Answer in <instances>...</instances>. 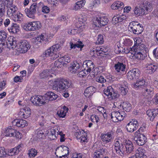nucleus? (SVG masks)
<instances>
[{
	"label": "nucleus",
	"mask_w": 158,
	"mask_h": 158,
	"mask_svg": "<svg viewBox=\"0 0 158 158\" xmlns=\"http://www.w3.org/2000/svg\"><path fill=\"white\" fill-rule=\"evenodd\" d=\"M96 150L98 151V152L99 153H100V154H101V155H102L103 156L104 154H105L106 151V149L105 148L101 147H99Z\"/></svg>",
	"instance_id": "bf43d9fd"
},
{
	"label": "nucleus",
	"mask_w": 158,
	"mask_h": 158,
	"mask_svg": "<svg viewBox=\"0 0 158 158\" xmlns=\"http://www.w3.org/2000/svg\"><path fill=\"white\" fill-rule=\"evenodd\" d=\"M49 82L52 86L53 89L58 91L66 90L69 88L72 87L71 81L64 78H58L54 81H50Z\"/></svg>",
	"instance_id": "7ed1b4c3"
},
{
	"label": "nucleus",
	"mask_w": 158,
	"mask_h": 158,
	"mask_svg": "<svg viewBox=\"0 0 158 158\" xmlns=\"http://www.w3.org/2000/svg\"><path fill=\"white\" fill-rule=\"evenodd\" d=\"M127 63L126 59L123 57H121L114 65L115 70L118 73L125 71Z\"/></svg>",
	"instance_id": "6e6552de"
},
{
	"label": "nucleus",
	"mask_w": 158,
	"mask_h": 158,
	"mask_svg": "<svg viewBox=\"0 0 158 158\" xmlns=\"http://www.w3.org/2000/svg\"><path fill=\"white\" fill-rule=\"evenodd\" d=\"M152 10L151 3L145 1L142 2L139 7H136L133 10L134 13L136 15H144L151 12Z\"/></svg>",
	"instance_id": "20e7f679"
},
{
	"label": "nucleus",
	"mask_w": 158,
	"mask_h": 158,
	"mask_svg": "<svg viewBox=\"0 0 158 158\" xmlns=\"http://www.w3.org/2000/svg\"><path fill=\"white\" fill-rule=\"evenodd\" d=\"M114 146V150L116 153L121 156L126 154L131 153L134 151V149L132 142L129 139L124 140L121 143L118 141H116Z\"/></svg>",
	"instance_id": "f257e3e1"
},
{
	"label": "nucleus",
	"mask_w": 158,
	"mask_h": 158,
	"mask_svg": "<svg viewBox=\"0 0 158 158\" xmlns=\"http://www.w3.org/2000/svg\"><path fill=\"white\" fill-rule=\"evenodd\" d=\"M100 0H93L92 5H90L89 6L91 8H92L94 6L96 7L100 4Z\"/></svg>",
	"instance_id": "052dcab7"
},
{
	"label": "nucleus",
	"mask_w": 158,
	"mask_h": 158,
	"mask_svg": "<svg viewBox=\"0 0 158 158\" xmlns=\"http://www.w3.org/2000/svg\"><path fill=\"white\" fill-rule=\"evenodd\" d=\"M63 61V60L60 58L58 59V60L56 61L54 64L55 67L57 68L61 67L63 66V63L64 62Z\"/></svg>",
	"instance_id": "09e8293b"
},
{
	"label": "nucleus",
	"mask_w": 158,
	"mask_h": 158,
	"mask_svg": "<svg viewBox=\"0 0 158 158\" xmlns=\"http://www.w3.org/2000/svg\"><path fill=\"white\" fill-rule=\"evenodd\" d=\"M85 0H83L77 2L75 4L74 6V9L75 10L80 9L85 5Z\"/></svg>",
	"instance_id": "ea45409f"
},
{
	"label": "nucleus",
	"mask_w": 158,
	"mask_h": 158,
	"mask_svg": "<svg viewBox=\"0 0 158 158\" xmlns=\"http://www.w3.org/2000/svg\"><path fill=\"white\" fill-rule=\"evenodd\" d=\"M20 28V27L19 25L13 23L11 27L8 28V30L10 33L15 34L19 32Z\"/></svg>",
	"instance_id": "bb28decb"
},
{
	"label": "nucleus",
	"mask_w": 158,
	"mask_h": 158,
	"mask_svg": "<svg viewBox=\"0 0 158 158\" xmlns=\"http://www.w3.org/2000/svg\"><path fill=\"white\" fill-rule=\"evenodd\" d=\"M44 36L43 34H41L39 36L36 37L35 39L36 44H41V43L44 40Z\"/></svg>",
	"instance_id": "49530a36"
},
{
	"label": "nucleus",
	"mask_w": 158,
	"mask_h": 158,
	"mask_svg": "<svg viewBox=\"0 0 158 158\" xmlns=\"http://www.w3.org/2000/svg\"><path fill=\"white\" fill-rule=\"evenodd\" d=\"M69 149L67 146L64 145L63 150V153L61 154L62 155V157L64 158H68L67 155L69 153Z\"/></svg>",
	"instance_id": "de8ad7c7"
},
{
	"label": "nucleus",
	"mask_w": 158,
	"mask_h": 158,
	"mask_svg": "<svg viewBox=\"0 0 158 158\" xmlns=\"http://www.w3.org/2000/svg\"><path fill=\"white\" fill-rule=\"evenodd\" d=\"M94 158H102L103 156L101 155L100 153L96 150L93 154Z\"/></svg>",
	"instance_id": "680f3d73"
},
{
	"label": "nucleus",
	"mask_w": 158,
	"mask_h": 158,
	"mask_svg": "<svg viewBox=\"0 0 158 158\" xmlns=\"http://www.w3.org/2000/svg\"><path fill=\"white\" fill-rule=\"evenodd\" d=\"M70 48L71 49H75L76 48H80V50L81 51L82 48L84 47V45L83 42L80 40H78L75 44H74L73 42L70 43Z\"/></svg>",
	"instance_id": "cd10ccee"
},
{
	"label": "nucleus",
	"mask_w": 158,
	"mask_h": 158,
	"mask_svg": "<svg viewBox=\"0 0 158 158\" xmlns=\"http://www.w3.org/2000/svg\"><path fill=\"white\" fill-rule=\"evenodd\" d=\"M23 147V144H21L17 147L10 149L8 151V153H10L9 154L11 156L17 155L22 150Z\"/></svg>",
	"instance_id": "4be33fe9"
},
{
	"label": "nucleus",
	"mask_w": 158,
	"mask_h": 158,
	"mask_svg": "<svg viewBox=\"0 0 158 158\" xmlns=\"http://www.w3.org/2000/svg\"><path fill=\"white\" fill-rule=\"evenodd\" d=\"M124 48L123 49V47H121L120 46V48H118V52L119 53H123L125 52L126 54H128L130 52H131V51H132V49L131 47L129 48L128 47L126 48Z\"/></svg>",
	"instance_id": "79ce46f5"
},
{
	"label": "nucleus",
	"mask_w": 158,
	"mask_h": 158,
	"mask_svg": "<svg viewBox=\"0 0 158 158\" xmlns=\"http://www.w3.org/2000/svg\"><path fill=\"white\" fill-rule=\"evenodd\" d=\"M134 137V140L139 145H143L146 142L147 138L146 136L143 134L138 133V131L135 133Z\"/></svg>",
	"instance_id": "9d476101"
},
{
	"label": "nucleus",
	"mask_w": 158,
	"mask_h": 158,
	"mask_svg": "<svg viewBox=\"0 0 158 158\" xmlns=\"http://www.w3.org/2000/svg\"><path fill=\"white\" fill-rule=\"evenodd\" d=\"M6 7L7 9V14L9 16L12 15L17 11V8L13 5V0H8Z\"/></svg>",
	"instance_id": "a211bd4d"
},
{
	"label": "nucleus",
	"mask_w": 158,
	"mask_h": 158,
	"mask_svg": "<svg viewBox=\"0 0 158 158\" xmlns=\"http://www.w3.org/2000/svg\"><path fill=\"white\" fill-rule=\"evenodd\" d=\"M140 72L137 68H134L128 72L127 76V79L129 80L138 79L139 75Z\"/></svg>",
	"instance_id": "ddd939ff"
},
{
	"label": "nucleus",
	"mask_w": 158,
	"mask_h": 158,
	"mask_svg": "<svg viewBox=\"0 0 158 158\" xmlns=\"http://www.w3.org/2000/svg\"><path fill=\"white\" fill-rule=\"evenodd\" d=\"M8 0H2L0 1V17H2L6 11V5L8 2Z\"/></svg>",
	"instance_id": "c756f323"
},
{
	"label": "nucleus",
	"mask_w": 158,
	"mask_h": 158,
	"mask_svg": "<svg viewBox=\"0 0 158 158\" xmlns=\"http://www.w3.org/2000/svg\"><path fill=\"white\" fill-rule=\"evenodd\" d=\"M56 129L52 128L50 130V131H48L49 138L51 140L55 139L56 137Z\"/></svg>",
	"instance_id": "37998d69"
},
{
	"label": "nucleus",
	"mask_w": 158,
	"mask_h": 158,
	"mask_svg": "<svg viewBox=\"0 0 158 158\" xmlns=\"http://www.w3.org/2000/svg\"><path fill=\"white\" fill-rule=\"evenodd\" d=\"M89 73H87V71L85 70V69L79 72L77 74V75L78 77H84L85 76Z\"/></svg>",
	"instance_id": "5fc2aeb1"
},
{
	"label": "nucleus",
	"mask_w": 158,
	"mask_h": 158,
	"mask_svg": "<svg viewBox=\"0 0 158 158\" xmlns=\"http://www.w3.org/2000/svg\"><path fill=\"white\" fill-rule=\"evenodd\" d=\"M7 38L6 33L4 31H0V43H2V44L5 45V43Z\"/></svg>",
	"instance_id": "e433bc0d"
},
{
	"label": "nucleus",
	"mask_w": 158,
	"mask_h": 158,
	"mask_svg": "<svg viewBox=\"0 0 158 158\" xmlns=\"http://www.w3.org/2000/svg\"><path fill=\"white\" fill-rule=\"evenodd\" d=\"M124 6L123 2L120 1H117L114 2L111 6V8L112 9H118L120 10L123 9Z\"/></svg>",
	"instance_id": "c85d7f7f"
},
{
	"label": "nucleus",
	"mask_w": 158,
	"mask_h": 158,
	"mask_svg": "<svg viewBox=\"0 0 158 158\" xmlns=\"http://www.w3.org/2000/svg\"><path fill=\"white\" fill-rule=\"evenodd\" d=\"M7 45L11 47L13 49L16 48L17 52L20 53H24L30 49L31 46L28 42L25 40L21 41L17 43V41L15 38H10L6 42Z\"/></svg>",
	"instance_id": "f03ea898"
},
{
	"label": "nucleus",
	"mask_w": 158,
	"mask_h": 158,
	"mask_svg": "<svg viewBox=\"0 0 158 158\" xmlns=\"http://www.w3.org/2000/svg\"><path fill=\"white\" fill-rule=\"evenodd\" d=\"M57 135L58 134L61 136L60 138V141L61 142H63L65 141V138L64 137V135L63 134L62 131H59L57 132Z\"/></svg>",
	"instance_id": "e2e57ef3"
},
{
	"label": "nucleus",
	"mask_w": 158,
	"mask_h": 158,
	"mask_svg": "<svg viewBox=\"0 0 158 158\" xmlns=\"http://www.w3.org/2000/svg\"><path fill=\"white\" fill-rule=\"evenodd\" d=\"M120 89L122 95H125L128 92V88L127 86L123 85L121 87Z\"/></svg>",
	"instance_id": "8fccbe9b"
},
{
	"label": "nucleus",
	"mask_w": 158,
	"mask_h": 158,
	"mask_svg": "<svg viewBox=\"0 0 158 158\" xmlns=\"http://www.w3.org/2000/svg\"><path fill=\"white\" fill-rule=\"evenodd\" d=\"M152 112V110H148L146 112L148 115L150 117V120L151 121H152L155 118Z\"/></svg>",
	"instance_id": "6e6d98bb"
},
{
	"label": "nucleus",
	"mask_w": 158,
	"mask_h": 158,
	"mask_svg": "<svg viewBox=\"0 0 158 158\" xmlns=\"http://www.w3.org/2000/svg\"><path fill=\"white\" fill-rule=\"evenodd\" d=\"M40 120L39 122V124L41 127H43L44 125V124L46 123V121L44 119V117L43 116H42L40 117Z\"/></svg>",
	"instance_id": "0e129e2a"
},
{
	"label": "nucleus",
	"mask_w": 158,
	"mask_h": 158,
	"mask_svg": "<svg viewBox=\"0 0 158 158\" xmlns=\"http://www.w3.org/2000/svg\"><path fill=\"white\" fill-rule=\"evenodd\" d=\"M147 66L146 67V72L150 74H152L154 73L158 68V66L156 64L154 63H147Z\"/></svg>",
	"instance_id": "b1692460"
},
{
	"label": "nucleus",
	"mask_w": 158,
	"mask_h": 158,
	"mask_svg": "<svg viewBox=\"0 0 158 158\" xmlns=\"http://www.w3.org/2000/svg\"><path fill=\"white\" fill-rule=\"evenodd\" d=\"M83 67L87 73H89L94 69V63L90 60H86L83 62Z\"/></svg>",
	"instance_id": "412c9836"
},
{
	"label": "nucleus",
	"mask_w": 158,
	"mask_h": 158,
	"mask_svg": "<svg viewBox=\"0 0 158 158\" xmlns=\"http://www.w3.org/2000/svg\"><path fill=\"white\" fill-rule=\"evenodd\" d=\"M60 44H56L46 50L44 54L46 57L49 56H52L55 54V52L60 51Z\"/></svg>",
	"instance_id": "9b49d317"
},
{
	"label": "nucleus",
	"mask_w": 158,
	"mask_h": 158,
	"mask_svg": "<svg viewBox=\"0 0 158 158\" xmlns=\"http://www.w3.org/2000/svg\"><path fill=\"white\" fill-rule=\"evenodd\" d=\"M68 110V108L66 107L65 106H64L63 108H61L60 110H58L57 114L60 118H64Z\"/></svg>",
	"instance_id": "2f4dec72"
},
{
	"label": "nucleus",
	"mask_w": 158,
	"mask_h": 158,
	"mask_svg": "<svg viewBox=\"0 0 158 158\" xmlns=\"http://www.w3.org/2000/svg\"><path fill=\"white\" fill-rule=\"evenodd\" d=\"M96 81L99 83H103L106 81V79L102 76H99L95 78Z\"/></svg>",
	"instance_id": "603ef678"
},
{
	"label": "nucleus",
	"mask_w": 158,
	"mask_h": 158,
	"mask_svg": "<svg viewBox=\"0 0 158 158\" xmlns=\"http://www.w3.org/2000/svg\"><path fill=\"white\" fill-rule=\"evenodd\" d=\"M93 24L96 27H102L107 24L109 22L108 17L105 15H97L93 20Z\"/></svg>",
	"instance_id": "39448f33"
},
{
	"label": "nucleus",
	"mask_w": 158,
	"mask_h": 158,
	"mask_svg": "<svg viewBox=\"0 0 158 158\" xmlns=\"http://www.w3.org/2000/svg\"><path fill=\"white\" fill-rule=\"evenodd\" d=\"M123 43L125 46H131L133 44L132 40L129 38H125L123 40Z\"/></svg>",
	"instance_id": "3c124183"
},
{
	"label": "nucleus",
	"mask_w": 158,
	"mask_h": 158,
	"mask_svg": "<svg viewBox=\"0 0 158 158\" xmlns=\"http://www.w3.org/2000/svg\"><path fill=\"white\" fill-rule=\"evenodd\" d=\"M31 101L33 103L37 106H40L46 104L44 95L34 96L32 97Z\"/></svg>",
	"instance_id": "f3484780"
},
{
	"label": "nucleus",
	"mask_w": 158,
	"mask_h": 158,
	"mask_svg": "<svg viewBox=\"0 0 158 158\" xmlns=\"http://www.w3.org/2000/svg\"><path fill=\"white\" fill-rule=\"evenodd\" d=\"M80 65L79 63L75 61L71 64V65L69 68V69L70 72L72 73H75L80 68Z\"/></svg>",
	"instance_id": "7c9ffc66"
},
{
	"label": "nucleus",
	"mask_w": 158,
	"mask_h": 158,
	"mask_svg": "<svg viewBox=\"0 0 158 158\" xmlns=\"http://www.w3.org/2000/svg\"><path fill=\"white\" fill-rule=\"evenodd\" d=\"M41 10L44 13L48 14L50 12V9L48 6H44L41 9Z\"/></svg>",
	"instance_id": "4d7b16f0"
},
{
	"label": "nucleus",
	"mask_w": 158,
	"mask_h": 158,
	"mask_svg": "<svg viewBox=\"0 0 158 158\" xmlns=\"http://www.w3.org/2000/svg\"><path fill=\"white\" fill-rule=\"evenodd\" d=\"M145 150L141 148H139L136 152V158H146L147 156L144 154Z\"/></svg>",
	"instance_id": "f704fd0d"
},
{
	"label": "nucleus",
	"mask_w": 158,
	"mask_h": 158,
	"mask_svg": "<svg viewBox=\"0 0 158 158\" xmlns=\"http://www.w3.org/2000/svg\"><path fill=\"white\" fill-rule=\"evenodd\" d=\"M145 82L143 78H140L137 81L136 83H133L132 87L135 88H141V86L145 85Z\"/></svg>",
	"instance_id": "473e14b6"
},
{
	"label": "nucleus",
	"mask_w": 158,
	"mask_h": 158,
	"mask_svg": "<svg viewBox=\"0 0 158 158\" xmlns=\"http://www.w3.org/2000/svg\"><path fill=\"white\" fill-rule=\"evenodd\" d=\"M128 28L130 32L134 34L137 35L141 34L143 30L142 25L136 21L130 22L128 25Z\"/></svg>",
	"instance_id": "423d86ee"
},
{
	"label": "nucleus",
	"mask_w": 158,
	"mask_h": 158,
	"mask_svg": "<svg viewBox=\"0 0 158 158\" xmlns=\"http://www.w3.org/2000/svg\"><path fill=\"white\" fill-rule=\"evenodd\" d=\"M24 11L28 17L33 19L35 18V15L36 12L40 13V7H37V4L36 2L31 4L29 8H26Z\"/></svg>",
	"instance_id": "0eeeda50"
},
{
	"label": "nucleus",
	"mask_w": 158,
	"mask_h": 158,
	"mask_svg": "<svg viewBox=\"0 0 158 158\" xmlns=\"http://www.w3.org/2000/svg\"><path fill=\"white\" fill-rule=\"evenodd\" d=\"M64 147V145H61L58 147L56 149L55 153L57 157H58L59 156V158H62V155H61V154L63 153Z\"/></svg>",
	"instance_id": "58836bf2"
},
{
	"label": "nucleus",
	"mask_w": 158,
	"mask_h": 158,
	"mask_svg": "<svg viewBox=\"0 0 158 158\" xmlns=\"http://www.w3.org/2000/svg\"><path fill=\"white\" fill-rule=\"evenodd\" d=\"M117 15L114 16L112 19V23L114 24H115L119 23Z\"/></svg>",
	"instance_id": "69168bd1"
},
{
	"label": "nucleus",
	"mask_w": 158,
	"mask_h": 158,
	"mask_svg": "<svg viewBox=\"0 0 158 158\" xmlns=\"http://www.w3.org/2000/svg\"><path fill=\"white\" fill-rule=\"evenodd\" d=\"M108 50V48L106 46H100L97 47L96 48V51L99 52V54H103L102 52L106 53Z\"/></svg>",
	"instance_id": "a19ab883"
},
{
	"label": "nucleus",
	"mask_w": 158,
	"mask_h": 158,
	"mask_svg": "<svg viewBox=\"0 0 158 158\" xmlns=\"http://www.w3.org/2000/svg\"><path fill=\"white\" fill-rule=\"evenodd\" d=\"M62 59L64 61L67 63H69L70 62V58L68 56H64L61 58H60Z\"/></svg>",
	"instance_id": "338daca9"
},
{
	"label": "nucleus",
	"mask_w": 158,
	"mask_h": 158,
	"mask_svg": "<svg viewBox=\"0 0 158 158\" xmlns=\"http://www.w3.org/2000/svg\"><path fill=\"white\" fill-rule=\"evenodd\" d=\"M13 124L19 127L23 128L27 125V121L22 119H17L12 122Z\"/></svg>",
	"instance_id": "5701e85b"
},
{
	"label": "nucleus",
	"mask_w": 158,
	"mask_h": 158,
	"mask_svg": "<svg viewBox=\"0 0 158 158\" xmlns=\"http://www.w3.org/2000/svg\"><path fill=\"white\" fill-rule=\"evenodd\" d=\"M132 49V51H131L130 52L132 54H134V56L135 57L139 60H143L144 58L145 57V56L144 55V54H143L142 52L140 51L139 52H138L136 51V49H135L134 48Z\"/></svg>",
	"instance_id": "a878e982"
},
{
	"label": "nucleus",
	"mask_w": 158,
	"mask_h": 158,
	"mask_svg": "<svg viewBox=\"0 0 158 158\" xmlns=\"http://www.w3.org/2000/svg\"><path fill=\"white\" fill-rule=\"evenodd\" d=\"M95 89V88L92 86L87 87L85 90V95L86 97H89L92 94Z\"/></svg>",
	"instance_id": "72a5a7b5"
},
{
	"label": "nucleus",
	"mask_w": 158,
	"mask_h": 158,
	"mask_svg": "<svg viewBox=\"0 0 158 158\" xmlns=\"http://www.w3.org/2000/svg\"><path fill=\"white\" fill-rule=\"evenodd\" d=\"M104 94L109 98L114 99L119 96L118 94L116 91H115L114 89L111 86H110L105 89L104 90Z\"/></svg>",
	"instance_id": "dca6fc26"
},
{
	"label": "nucleus",
	"mask_w": 158,
	"mask_h": 158,
	"mask_svg": "<svg viewBox=\"0 0 158 158\" xmlns=\"http://www.w3.org/2000/svg\"><path fill=\"white\" fill-rule=\"evenodd\" d=\"M15 132V130L11 128H7L5 131L4 134L6 136L13 137Z\"/></svg>",
	"instance_id": "4c0bfd02"
},
{
	"label": "nucleus",
	"mask_w": 158,
	"mask_h": 158,
	"mask_svg": "<svg viewBox=\"0 0 158 158\" xmlns=\"http://www.w3.org/2000/svg\"><path fill=\"white\" fill-rule=\"evenodd\" d=\"M122 107L124 110L129 112L131 109V104L128 102H124L122 103Z\"/></svg>",
	"instance_id": "c9c22d12"
},
{
	"label": "nucleus",
	"mask_w": 158,
	"mask_h": 158,
	"mask_svg": "<svg viewBox=\"0 0 158 158\" xmlns=\"http://www.w3.org/2000/svg\"><path fill=\"white\" fill-rule=\"evenodd\" d=\"M104 42L103 36L102 35H98L97 41L96 42V44H102Z\"/></svg>",
	"instance_id": "864d4df0"
},
{
	"label": "nucleus",
	"mask_w": 158,
	"mask_h": 158,
	"mask_svg": "<svg viewBox=\"0 0 158 158\" xmlns=\"http://www.w3.org/2000/svg\"><path fill=\"white\" fill-rule=\"evenodd\" d=\"M152 100L153 103L154 104L156 105L158 104V93L156 94V95L155 96Z\"/></svg>",
	"instance_id": "774afa93"
},
{
	"label": "nucleus",
	"mask_w": 158,
	"mask_h": 158,
	"mask_svg": "<svg viewBox=\"0 0 158 158\" xmlns=\"http://www.w3.org/2000/svg\"><path fill=\"white\" fill-rule=\"evenodd\" d=\"M37 151L35 148H31L28 151V154L30 158L34 157L37 155Z\"/></svg>",
	"instance_id": "c03bdc74"
},
{
	"label": "nucleus",
	"mask_w": 158,
	"mask_h": 158,
	"mask_svg": "<svg viewBox=\"0 0 158 158\" xmlns=\"http://www.w3.org/2000/svg\"><path fill=\"white\" fill-rule=\"evenodd\" d=\"M46 104L49 101L55 100L58 98L57 94L52 92H48L44 95Z\"/></svg>",
	"instance_id": "6ab92c4d"
},
{
	"label": "nucleus",
	"mask_w": 158,
	"mask_h": 158,
	"mask_svg": "<svg viewBox=\"0 0 158 158\" xmlns=\"http://www.w3.org/2000/svg\"><path fill=\"white\" fill-rule=\"evenodd\" d=\"M114 131L113 130L109 131L106 133L101 134L100 138L102 141L104 143H107L111 141Z\"/></svg>",
	"instance_id": "2eb2a0df"
},
{
	"label": "nucleus",
	"mask_w": 158,
	"mask_h": 158,
	"mask_svg": "<svg viewBox=\"0 0 158 158\" xmlns=\"http://www.w3.org/2000/svg\"><path fill=\"white\" fill-rule=\"evenodd\" d=\"M51 71L50 70L46 69L44 71L40 74V76L41 79L45 78L50 76Z\"/></svg>",
	"instance_id": "a18cd8bd"
},
{
	"label": "nucleus",
	"mask_w": 158,
	"mask_h": 158,
	"mask_svg": "<svg viewBox=\"0 0 158 158\" xmlns=\"http://www.w3.org/2000/svg\"><path fill=\"white\" fill-rule=\"evenodd\" d=\"M41 27V24L39 21L30 22L25 23L24 29L27 31H32L38 30Z\"/></svg>",
	"instance_id": "1a4fd4ad"
},
{
	"label": "nucleus",
	"mask_w": 158,
	"mask_h": 158,
	"mask_svg": "<svg viewBox=\"0 0 158 158\" xmlns=\"http://www.w3.org/2000/svg\"><path fill=\"white\" fill-rule=\"evenodd\" d=\"M6 154L5 148L3 147L0 148V158L4 157Z\"/></svg>",
	"instance_id": "13d9d810"
},
{
	"label": "nucleus",
	"mask_w": 158,
	"mask_h": 158,
	"mask_svg": "<svg viewBox=\"0 0 158 158\" xmlns=\"http://www.w3.org/2000/svg\"><path fill=\"white\" fill-rule=\"evenodd\" d=\"M126 116L124 112H121L114 111L111 114V118L112 120L114 122H117L118 121L123 120Z\"/></svg>",
	"instance_id": "f8f14e48"
},
{
	"label": "nucleus",
	"mask_w": 158,
	"mask_h": 158,
	"mask_svg": "<svg viewBox=\"0 0 158 158\" xmlns=\"http://www.w3.org/2000/svg\"><path fill=\"white\" fill-rule=\"evenodd\" d=\"M45 129L43 127H40L35 131V137L36 139H40L44 136Z\"/></svg>",
	"instance_id": "393cba45"
},
{
	"label": "nucleus",
	"mask_w": 158,
	"mask_h": 158,
	"mask_svg": "<svg viewBox=\"0 0 158 158\" xmlns=\"http://www.w3.org/2000/svg\"><path fill=\"white\" fill-rule=\"evenodd\" d=\"M138 126L139 124L137 120L132 119V121L127 124L126 128L128 132L132 133L137 130Z\"/></svg>",
	"instance_id": "4468645a"
},
{
	"label": "nucleus",
	"mask_w": 158,
	"mask_h": 158,
	"mask_svg": "<svg viewBox=\"0 0 158 158\" xmlns=\"http://www.w3.org/2000/svg\"><path fill=\"white\" fill-rule=\"evenodd\" d=\"M31 114V110L29 107L28 106H26L24 108H21L19 113V116L25 119L29 117Z\"/></svg>",
	"instance_id": "aec40b11"
}]
</instances>
